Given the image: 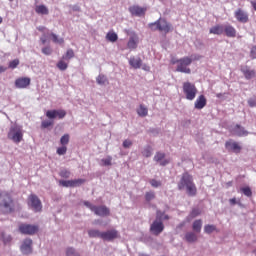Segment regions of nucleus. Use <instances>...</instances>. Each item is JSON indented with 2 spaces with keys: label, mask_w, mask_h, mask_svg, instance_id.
Wrapping results in <instances>:
<instances>
[{
  "label": "nucleus",
  "mask_w": 256,
  "mask_h": 256,
  "mask_svg": "<svg viewBox=\"0 0 256 256\" xmlns=\"http://www.w3.org/2000/svg\"><path fill=\"white\" fill-rule=\"evenodd\" d=\"M178 189L179 191L185 189L189 197H195V195H197V187L195 186V183H193V177L188 173L182 175V178L178 183Z\"/></svg>",
  "instance_id": "nucleus-1"
},
{
  "label": "nucleus",
  "mask_w": 256,
  "mask_h": 256,
  "mask_svg": "<svg viewBox=\"0 0 256 256\" xmlns=\"http://www.w3.org/2000/svg\"><path fill=\"white\" fill-rule=\"evenodd\" d=\"M15 211V201L8 192H0V213L8 215Z\"/></svg>",
  "instance_id": "nucleus-2"
},
{
  "label": "nucleus",
  "mask_w": 256,
  "mask_h": 256,
  "mask_svg": "<svg viewBox=\"0 0 256 256\" xmlns=\"http://www.w3.org/2000/svg\"><path fill=\"white\" fill-rule=\"evenodd\" d=\"M7 137L10 141H13V143H21V141H23V127L18 124L11 125Z\"/></svg>",
  "instance_id": "nucleus-3"
},
{
  "label": "nucleus",
  "mask_w": 256,
  "mask_h": 256,
  "mask_svg": "<svg viewBox=\"0 0 256 256\" xmlns=\"http://www.w3.org/2000/svg\"><path fill=\"white\" fill-rule=\"evenodd\" d=\"M149 27L152 31H161L162 33H169L173 29V25L163 18L149 24Z\"/></svg>",
  "instance_id": "nucleus-4"
},
{
  "label": "nucleus",
  "mask_w": 256,
  "mask_h": 256,
  "mask_svg": "<svg viewBox=\"0 0 256 256\" xmlns=\"http://www.w3.org/2000/svg\"><path fill=\"white\" fill-rule=\"evenodd\" d=\"M183 93L187 101H193L197 97V87L191 82H184Z\"/></svg>",
  "instance_id": "nucleus-5"
},
{
  "label": "nucleus",
  "mask_w": 256,
  "mask_h": 256,
  "mask_svg": "<svg viewBox=\"0 0 256 256\" xmlns=\"http://www.w3.org/2000/svg\"><path fill=\"white\" fill-rule=\"evenodd\" d=\"M191 63H193V59H191L190 57H183L179 59L176 71L178 73H186L189 75L191 73V69L188 67L189 65H191Z\"/></svg>",
  "instance_id": "nucleus-6"
},
{
  "label": "nucleus",
  "mask_w": 256,
  "mask_h": 256,
  "mask_svg": "<svg viewBox=\"0 0 256 256\" xmlns=\"http://www.w3.org/2000/svg\"><path fill=\"white\" fill-rule=\"evenodd\" d=\"M18 231L22 235H35L39 232V225L22 223L19 225Z\"/></svg>",
  "instance_id": "nucleus-7"
},
{
  "label": "nucleus",
  "mask_w": 256,
  "mask_h": 256,
  "mask_svg": "<svg viewBox=\"0 0 256 256\" xmlns=\"http://www.w3.org/2000/svg\"><path fill=\"white\" fill-rule=\"evenodd\" d=\"M28 205L35 213H41L43 209V204H41V200L35 194H31L28 197Z\"/></svg>",
  "instance_id": "nucleus-8"
},
{
  "label": "nucleus",
  "mask_w": 256,
  "mask_h": 256,
  "mask_svg": "<svg viewBox=\"0 0 256 256\" xmlns=\"http://www.w3.org/2000/svg\"><path fill=\"white\" fill-rule=\"evenodd\" d=\"M165 229V225L161 220H154L153 223L150 225V232L152 235H161Z\"/></svg>",
  "instance_id": "nucleus-9"
},
{
  "label": "nucleus",
  "mask_w": 256,
  "mask_h": 256,
  "mask_svg": "<svg viewBox=\"0 0 256 256\" xmlns=\"http://www.w3.org/2000/svg\"><path fill=\"white\" fill-rule=\"evenodd\" d=\"M20 251L23 255L33 253V240L31 238L24 239L20 246Z\"/></svg>",
  "instance_id": "nucleus-10"
},
{
  "label": "nucleus",
  "mask_w": 256,
  "mask_h": 256,
  "mask_svg": "<svg viewBox=\"0 0 256 256\" xmlns=\"http://www.w3.org/2000/svg\"><path fill=\"white\" fill-rule=\"evenodd\" d=\"M93 213H95L98 217H109L111 215V210L105 205L95 206Z\"/></svg>",
  "instance_id": "nucleus-11"
},
{
  "label": "nucleus",
  "mask_w": 256,
  "mask_h": 256,
  "mask_svg": "<svg viewBox=\"0 0 256 256\" xmlns=\"http://www.w3.org/2000/svg\"><path fill=\"white\" fill-rule=\"evenodd\" d=\"M65 115H67L65 110H48L46 112V117H48V119H56V117L64 119Z\"/></svg>",
  "instance_id": "nucleus-12"
},
{
  "label": "nucleus",
  "mask_w": 256,
  "mask_h": 256,
  "mask_svg": "<svg viewBox=\"0 0 256 256\" xmlns=\"http://www.w3.org/2000/svg\"><path fill=\"white\" fill-rule=\"evenodd\" d=\"M153 159L156 163H159L161 167L169 165V160L165 159L164 152H156Z\"/></svg>",
  "instance_id": "nucleus-13"
},
{
  "label": "nucleus",
  "mask_w": 256,
  "mask_h": 256,
  "mask_svg": "<svg viewBox=\"0 0 256 256\" xmlns=\"http://www.w3.org/2000/svg\"><path fill=\"white\" fill-rule=\"evenodd\" d=\"M234 15L239 23H247V21H249V14L242 9H238Z\"/></svg>",
  "instance_id": "nucleus-14"
},
{
  "label": "nucleus",
  "mask_w": 256,
  "mask_h": 256,
  "mask_svg": "<svg viewBox=\"0 0 256 256\" xmlns=\"http://www.w3.org/2000/svg\"><path fill=\"white\" fill-rule=\"evenodd\" d=\"M29 85H31L30 78H18L15 81V87H17V89H26Z\"/></svg>",
  "instance_id": "nucleus-15"
},
{
  "label": "nucleus",
  "mask_w": 256,
  "mask_h": 256,
  "mask_svg": "<svg viewBox=\"0 0 256 256\" xmlns=\"http://www.w3.org/2000/svg\"><path fill=\"white\" fill-rule=\"evenodd\" d=\"M225 147L228 151H232L233 153H241V146L237 142L227 141Z\"/></svg>",
  "instance_id": "nucleus-16"
},
{
  "label": "nucleus",
  "mask_w": 256,
  "mask_h": 256,
  "mask_svg": "<svg viewBox=\"0 0 256 256\" xmlns=\"http://www.w3.org/2000/svg\"><path fill=\"white\" fill-rule=\"evenodd\" d=\"M117 235V230H108L106 232H102V239L104 241H113V239H117Z\"/></svg>",
  "instance_id": "nucleus-17"
},
{
  "label": "nucleus",
  "mask_w": 256,
  "mask_h": 256,
  "mask_svg": "<svg viewBox=\"0 0 256 256\" xmlns=\"http://www.w3.org/2000/svg\"><path fill=\"white\" fill-rule=\"evenodd\" d=\"M207 105V98H205V95H200L195 103H194V107L195 109L201 110L204 109V107Z\"/></svg>",
  "instance_id": "nucleus-18"
},
{
  "label": "nucleus",
  "mask_w": 256,
  "mask_h": 256,
  "mask_svg": "<svg viewBox=\"0 0 256 256\" xmlns=\"http://www.w3.org/2000/svg\"><path fill=\"white\" fill-rule=\"evenodd\" d=\"M224 33L227 37H237V30L231 24H224Z\"/></svg>",
  "instance_id": "nucleus-19"
},
{
  "label": "nucleus",
  "mask_w": 256,
  "mask_h": 256,
  "mask_svg": "<svg viewBox=\"0 0 256 256\" xmlns=\"http://www.w3.org/2000/svg\"><path fill=\"white\" fill-rule=\"evenodd\" d=\"M129 65L133 67V69H141L143 65V60L140 57L132 56L129 59Z\"/></svg>",
  "instance_id": "nucleus-20"
},
{
  "label": "nucleus",
  "mask_w": 256,
  "mask_h": 256,
  "mask_svg": "<svg viewBox=\"0 0 256 256\" xmlns=\"http://www.w3.org/2000/svg\"><path fill=\"white\" fill-rule=\"evenodd\" d=\"M233 133L238 137H247L249 135V132L241 125H236L233 129Z\"/></svg>",
  "instance_id": "nucleus-21"
},
{
  "label": "nucleus",
  "mask_w": 256,
  "mask_h": 256,
  "mask_svg": "<svg viewBox=\"0 0 256 256\" xmlns=\"http://www.w3.org/2000/svg\"><path fill=\"white\" fill-rule=\"evenodd\" d=\"M241 72L243 73L245 79H253V77L256 75L255 70H251L247 66L242 67Z\"/></svg>",
  "instance_id": "nucleus-22"
},
{
  "label": "nucleus",
  "mask_w": 256,
  "mask_h": 256,
  "mask_svg": "<svg viewBox=\"0 0 256 256\" xmlns=\"http://www.w3.org/2000/svg\"><path fill=\"white\" fill-rule=\"evenodd\" d=\"M131 15H135L136 17H141V15H145V9L139 6H132L129 8Z\"/></svg>",
  "instance_id": "nucleus-23"
},
{
  "label": "nucleus",
  "mask_w": 256,
  "mask_h": 256,
  "mask_svg": "<svg viewBox=\"0 0 256 256\" xmlns=\"http://www.w3.org/2000/svg\"><path fill=\"white\" fill-rule=\"evenodd\" d=\"M225 29V24L223 25H216L212 28H210V33L212 35H223Z\"/></svg>",
  "instance_id": "nucleus-24"
},
{
  "label": "nucleus",
  "mask_w": 256,
  "mask_h": 256,
  "mask_svg": "<svg viewBox=\"0 0 256 256\" xmlns=\"http://www.w3.org/2000/svg\"><path fill=\"white\" fill-rule=\"evenodd\" d=\"M96 83L101 86L109 85V79L105 74H99L98 77H96Z\"/></svg>",
  "instance_id": "nucleus-25"
},
{
  "label": "nucleus",
  "mask_w": 256,
  "mask_h": 256,
  "mask_svg": "<svg viewBox=\"0 0 256 256\" xmlns=\"http://www.w3.org/2000/svg\"><path fill=\"white\" fill-rule=\"evenodd\" d=\"M203 228V220L198 219L195 220L192 224V229L195 233H201V229Z\"/></svg>",
  "instance_id": "nucleus-26"
},
{
  "label": "nucleus",
  "mask_w": 256,
  "mask_h": 256,
  "mask_svg": "<svg viewBox=\"0 0 256 256\" xmlns=\"http://www.w3.org/2000/svg\"><path fill=\"white\" fill-rule=\"evenodd\" d=\"M103 232L98 229H90L88 230V236L92 239L99 238L102 239Z\"/></svg>",
  "instance_id": "nucleus-27"
},
{
  "label": "nucleus",
  "mask_w": 256,
  "mask_h": 256,
  "mask_svg": "<svg viewBox=\"0 0 256 256\" xmlns=\"http://www.w3.org/2000/svg\"><path fill=\"white\" fill-rule=\"evenodd\" d=\"M35 12L38 15H49V8H47L45 5H38L35 8Z\"/></svg>",
  "instance_id": "nucleus-28"
},
{
  "label": "nucleus",
  "mask_w": 256,
  "mask_h": 256,
  "mask_svg": "<svg viewBox=\"0 0 256 256\" xmlns=\"http://www.w3.org/2000/svg\"><path fill=\"white\" fill-rule=\"evenodd\" d=\"M199 215H201V210L199 208H193L187 216L186 221L189 223L192 219H195V217H199Z\"/></svg>",
  "instance_id": "nucleus-29"
},
{
  "label": "nucleus",
  "mask_w": 256,
  "mask_h": 256,
  "mask_svg": "<svg viewBox=\"0 0 256 256\" xmlns=\"http://www.w3.org/2000/svg\"><path fill=\"white\" fill-rule=\"evenodd\" d=\"M101 167H111L113 165V157L107 156L106 158H102L100 160Z\"/></svg>",
  "instance_id": "nucleus-30"
},
{
  "label": "nucleus",
  "mask_w": 256,
  "mask_h": 256,
  "mask_svg": "<svg viewBox=\"0 0 256 256\" xmlns=\"http://www.w3.org/2000/svg\"><path fill=\"white\" fill-rule=\"evenodd\" d=\"M185 239L187 243H195V241H197V235L195 232H187L185 234Z\"/></svg>",
  "instance_id": "nucleus-31"
},
{
  "label": "nucleus",
  "mask_w": 256,
  "mask_h": 256,
  "mask_svg": "<svg viewBox=\"0 0 256 256\" xmlns=\"http://www.w3.org/2000/svg\"><path fill=\"white\" fill-rule=\"evenodd\" d=\"M143 157L149 158L153 155V147L151 145H147L142 150Z\"/></svg>",
  "instance_id": "nucleus-32"
},
{
  "label": "nucleus",
  "mask_w": 256,
  "mask_h": 256,
  "mask_svg": "<svg viewBox=\"0 0 256 256\" xmlns=\"http://www.w3.org/2000/svg\"><path fill=\"white\" fill-rule=\"evenodd\" d=\"M137 43H138L137 37L135 36L130 37L127 44L128 49H137Z\"/></svg>",
  "instance_id": "nucleus-33"
},
{
  "label": "nucleus",
  "mask_w": 256,
  "mask_h": 256,
  "mask_svg": "<svg viewBox=\"0 0 256 256\" xmlns=\"http://www.w3.org/2000/svg\"><path fill=\"white\" fill-rule=\"evenodd\" d=\"M139 117H147L149 110L143 104L140 105L139 109L137 110Z\"/></svg>",
  "instance_id": "nucleus-34"
},
{
  "label": "nucleus",
  "mask_w": 256,
  "mask_h": 256,
  "mask_svg": "<svg viewBox=\"0 0 256 256\" xmlns=\"http://www.w3.org/2000/svg\"><path fill=\"white\" fill-rule=\"evenodd\" d=\"M66 256H81L79 251L73 247L66 248Z\"/></svg>",
  "instance_id": "nucleus-35"
},
{
  "label": "nucleus",
  "mask_w": 256,
  "mask_h": 256,
  "mask_svg": "<svg viewBox=\"0 0 256 256\" xmlns=\"http://www.w3.org/2000/svg\"><path fill=\"white\" fill-rule=\"evenodd\" d=\"M106 39L108 41H111V43H115V41H117V39H119V37L117 36V33H115V32H108L106 35Z\"/></svg>",
  "instance_id": "nucleus-36"
},
{
  "label": "nucleus",
  "mask_w": 256,
  "mask_h": 256,
  "mask_svg": "<svg viewBox=\"0 0 256 256\" xmlns=\"http://www.w3.org/2000/svg\"><path fill=\"white\" fill-rule=\"evenodd\" d=\"M216 230L217 227L215 225L208 224L204 226V233H207V235H211V233Z\"/></svg>",
  "instance_id": "nucleus-37"
},
{
  "label": "nucleus",
  "mask_w": 256,
  "mask_h": 256,
  "mask_svg": "<svg viewBox=\"0 0 256 256\" xmlns=\"http://www.w3.org/2000/svg\"><path fill=\"white\" fill-rule=\"evenodd\" d=\"M51 37L53 43H57L58 45H63V43H65V40L63 38H59L55 33H51Z\"/></svg>",
  "instance_id": "nucleus-38"
},
{
  "label": "nucleus",
  "mask_w": 256,
  "mask_h": 256,
  "mask_svg": "<svg viewBox=\"0 0 256 256\" xmlns=\"http://www.w3.org/2000/svg\"><path fill=\"white\" fill-rule=\"evenodd\" d=\"M240 191L245 195L246 197H251L253 195V191H251V188L249 186L240 188Z\"/></svg>",
  "instance_id": "nucleus-39"
},
{
  "label": "nucleus",
  "mask_w": 256,
  "mask_h": 256,
  "mask_svg": "<svg viewBox=\"0 0 256 256\" xmlns=\"http://www.w3.org/2000/svg\"><path fill=\"white\" fill-rule=\"evenodd\" d=\"M75 57V52L73 49L67 50L66 54L62 57V59H65L66 61H69L70 59H73Z\"/></svg>",
  "instance_id": "nucleus-40"
},
{
  "label": "nucleus",
  "mask_w": 256,
  "mask_h": 256,
  "mask_svg": "<svg viewBox=\"0 0 256 256\" xmlns=\"http://www.w3.org/2000/svg\"><path fill=\"white\" fill-rule=\"evenodd\" d=\"M57 67L60 71H67V67H69V65L63 61V60H60L58 63H57Z\"/></svg>",
  "instance_id": "nucleus-41"
},
{
  "label": "nucleus",
  "mask_w": 256,
  "mask_h": 256,
  "mask_svg": "<svg viewBox=\"0 0 256 256\" xmlns=\"http://www.w3.org/2000/svg\"><path fill=\"white\" fill-rule=\"evenodd\" d=\"M69 139H70L69 134H64V135L60 138V144H61L62 146H64V147H65V145H69Z\"/></svg>",
  "instance_id": "nucleus-42"
},
{
  "label": "nucleus",
  "mask_w": 256,
  "mask_h": 256,
  "mask_svg": "<svg viewBox=\"0 0 256 256\" xmlns=\"http://www.w3.org/2000/svg\"><path fill=\"white\" fill-rule=\"evenodd\" d=\"M83 183H85V179L83 178L72 180V187H81Z\"/></svg>",
  "instance_id": "nucleus-43"
},
{
  "label": "nucleus",
  "mask_w": 256,
  "mask_h": 256,
  "mask_svg": "<svg viewBox=\"0 0 256 256\" xmlns=\"http://www.w3.org/2000/svg\"><path fill=\"white\" fill-rule=\"evenodd\" d=\"M149 183L151 185V187H154L155 189H157L158 187H161L162 183L160 180H156V179H150Z\"/></svg>",
  "instance_id": "nucleus-44"
},
{
  "label": "nucleus",
  "mask_w": 256,
  "mask_h": 256,
  "mask_svg": "<svg viewBox=\"0 0 256 256\" xmlns=\"http://www.w3.org/2000/svg\"><path fill=\"white\" fill-rule=\"evenodd\" d=\"M153 199H155V192L153 191L146 192L145 200L149 203V201H153Z\"/></svg>",
  "instance_id": "nucleus-45"
},
{
  "label": "nucleus",
  "mask_w": 256,
  "mask_h": 256,
  "mask_svg": "<svg viewBox=\"0 0 256 256\" xmlns=\"http://www.w3.org/2000/svg\"><path fill=\"white\" fill-rule=\"evenodd\" d=\"M51 125H53V121L51 120H44L41 123L42 129H48V127H51Z\"/></svg>",
  "instance_id": "nucleus-46"
},
{
  "label": "nucleus",
  "mask_w": 256,
  "mask_h": 256,
  "mask_svg": "<svg viewBox=\"0 0 256 256\" xmlns=\"http://www.w3.org/2000/svg\"><path fill=\"white\" fill-rule=\"evenodd\" d=\"M60 184L62 187H73V180H62Z\"/></svg>",
  "instance_id": "nucleus-47"
},
{
  "label": "nucleus",
  "mask_w": 256,
  "mask_h": 256,
  "mask_svg": "<svg viewBox=\"0 0 256 256\" xmlns=\"http://www.w3.org/2000/svg\"><path fill=\"white\" fill-rule=\"evenodd\" d=\"M56 153L57 155H65L67 153V146L57 148Z\"/></svg>",
  "instance_id": "nucleus-48"
},
{
  "label": "nucleus",
  "mask_w": 256,
  "mask_h": 256,
  "mask_svg": "<svg viewBox=\"0 0 256 256\" xmlns=\"http://www.w3.org/2000/svg\"><path fill=\"white\" fill-rule=\"evenodd\" d=\"M19 65V59H15V60H12L10 63H9V68L10 69H17V66Z\"/></svg>",
  "instance_id": "nucleus-49"
},
{
  "label": "nucleus",
  "mask_w": 256,
  "mask_h": 256,
  "mask_svg": "<svg viewBox=\"0 0 256 256\" xmlns=\"http://www.w3.org/2000/svg\"><path fill=\"white\" fill-rule=\"evenodd\" d=\"M165 215V212L161 210H157L156 212V221H163V216Z\"/></svg>",
  "instance_id": "nucleus-50"
},
{
  "label": "nucleus",
  "mask_w": 256,
  "mask_h": 256,
  "mask_svg": "<svg viewBox=\"0 0 256 256\" xmlns=\"http://www.w3.org/2000/svg\"><path fill=\"white\" fill-rule=\"evenodd\" d=\"M42 53L44 55H51V53H53V49H51V47L47 46L42 48Z\"/></svg>",
  "instance_id": "nucleus-51"
},
{
  "label": "nucleus",
  "mask_w": 256,
  "mask_h": 256,
  "mask_svg": "<svg viewBox=\"0 0 256 256\" xmlns=\"http://www.w3.org/2000/svg\"><path fill=\"white\" fill-rule=\"evenodd\" d=\"M61 177H64L65 179H69L71 177V172L69 170H62L60 172Z\"/></svg>",
  "instance_id": "nucleus-52"
},
{
  "label": "nucleus",
  "mask_w": 256,
  "mask_h": 256,
  "mask_svg": "<svg viewBox=\"0 0 256 256\" xmlns=\"http://www.w3.org/2000/svg\"><path fill=\"white\" fill-rule=\"evenodd\" d=\"M11 235H5V234H3L2 235V241H3V243H5V244H7V243H11Z\"/></svg>",
  "instance_id": "nucleus-53"
},
{
  "label": "nucleus",
  "mask_w": 256,
  "mask_h": 256,
  "mask_svg": "<svg viewBox=\"0 0 256 256\" xmlns=\"http://www.w3.org/2000/svg\"><path fill=\"white\" fill-rule=\"evenodd\" d=\"M84 205H85V207H87V209H90V211H94L95 210V205H93V204H91V202H89V201H84Z\"/></svg>",
  "instance_id": "nucleus-54"
},
{
  "label": "nucleus",
  "mask_w": 256,
  "mask_h": 256,
  "mask_svg": "<svg viewBox=\"0 0 256 256\" xmlns=\"http://www.w3.org/2000/svg\"><path fill=\"white\" fill-rule=\"evenodd\" d=\"M131 145H133V142H131V140H124V142H123L124 149H129V147H131Z\"/></svg>",
  "instance_id": "nucleus-55"
},
{
  "label": "nucleus",
  "mask_w": 256,
  "mask_h": 256,
  "mask_svg": "<svg viewBox=\"0 0 256 256\" xmlns=\"http://www.w3.org/2000/svg\"><path fill=\"white\" fill-rule=\"evenodd\" d=\"M250 57L256 59V46H253L250 50Z\"/></svg>",
  "instance_id": "nucleus-56"
},
{
  "label": "nucleus",
  "mask_w": 256,
  "mask_h": 256,
  "mask_svg": "<svg viewBox=\"0 0 256 256\" xmlns=\"http://www.w3.org/2000/svg\"><path fill=\"white\" fill-rule=\"evenodd\" d=\"M248 105L249 107H256V99L255 98L248 99Z\"/></svg>",
  "instance_id": "nucleus-57"
},
{
  "label": "nucleus",
  "mask_w": 256,
  "mask_h": 256,
  "mask_svg": "<svg viewBox=\"0 0 256 256\" xmlns=\"http://www.w3.org/2000/svg\"><path fill=\"white\" fill-rule=\"evenodd\" d=\"M229 203H230V205H237V199L236 198H231L229 200Z\"/></svg>",
  "instance_id": "nucleus-58"
},
{
  "label": "nucleus",
  "mask_w": 256,
  "mask_h": 256,
  "mask_svg": "<svg viewBox=\"0 0 256 256\" xmlns=\"http://www.w3.org/2000/svg\"><path fill=\"white\" fill-rule=\"evenodd\" d=\"M171 63H172V65H179V59H175V58H173L172 60H171Z\"/></svg>",
  "instance_id": "nucleus-59"
},
{
  "label": "nucleus",
  "mask_w": 256,
  "mask_h": 256,
  "mask_svg": "<svg viewBox=\"0 0 256 256\" xmlns=\"http://www.w3.org/2000/svg\"><path fill=\"white\" fill-rule=\"evenodd\" d=\"M6 71H7V67L0 66V75H1V73H5Z\"/></svg>",
  "instance_id": "nucleus-60"
},
{
  "label": "nucleus",
  "mask_w": 256,
  "mask_h": 256,
  "mask_svg": "<svg viewBox=\"0 0 256 256\" xmlns=\"http://www.w3.org/2000/svg\"><path fill=\"white\" fill-rule=\"evenodd\" d=\"M142 69H143L144 71H149L151 68H150L149 66H147V64H143V65H142Z\"/></svg>",
  "instance_id": "nucleus-61"
},
{
  "label": "nucleus",
  "mask_w": 256,
  "mask_h": 256,
  "mask_svg": "<svg viewBox=\"0 0 256 256\" xmlns=\"http://www.w3.org/2000/svg\"><path fill=\"white\" fill-rule=\"evenodd\" d=\"M254 11H256V1H250Z\"/></svg>",
  "instance_id": "nucleus-62"
},
{
  "label": "nucleus",
  "mask_w": 256,
  "mask_h": 256,
  "mask_svg": "<svg viewBox=\"0 0 256 256\" xmlns=\"http://www.w3.org/2000/svg\"><path fill=\"white\" fill-rule=\"evenodd\" d=\"M167 220H169V215L164 214L163 218H162V221H167Z\"/></svg>",
  "instance_id": "nucleus-63"
},
{
  "label": "nucleus",
  "mask_w": 256,
  "mask_h": 256,
  "mask_svg": "<svg viewBox=\"0 0 256 256\" xmlns=\"http://www.w3.org/2000/svg\"><path fill=\"white\" fill-rule=\"evenodd\" d=\"M93 225H101V220H94Z\"/></svg>",
  "instance_id": "nucleus-64"
}]
</instances>
